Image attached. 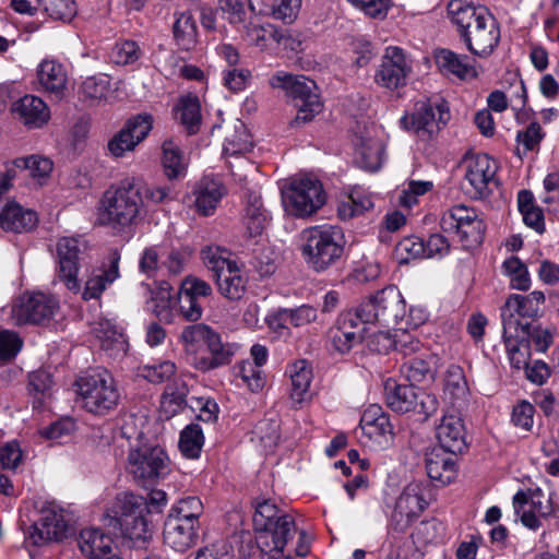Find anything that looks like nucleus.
<instances>
[{"label": "nucleus", "mask_w": 559, "mask_h": 559, "mask_svg": "<svg viewBox=\"0 0 559 559\" xmlns=\"http://www.w3.org/2000/svg\"><path fill=\"white\" fill-rule=\"evenodd\" d=\"M433 359L430 356H417L406 359L401 373L412 383H424L435 377Z\"/></svg>", "instance_id": "de8ad7c7"}, {"label": "nucleus", "mask_w": 559, "mask_h": 559, "mask_svg": "<svg viewBox=\"0 0 559 559\" xmlns=\"http://www.w3.org/2000/svg\"><path fill=\"white\" fill-rule=\"evenodd\" d=\"M301 248L306 263L316 272H323L334 265L343 255L345 236L337 226H314L302 233Z\"/></svg>", "instance_id": "7ed1b4c3"}, {"label": "nucleus", "mask_w": 559, "mask_h": 559, "mask_svg": "<svg viewBox=\"0 0 559 559\" xmlns=\"http://www.w3.org/2000/svg\"><path fill=\"white\" fill-rule=\"evenodd\" d=\"M174 515H170V520H179L182 522H189L194 525L199 516L202 514L203 504L198 497H187L180 499L173 509Z\"/></svg>", "instance_id": "680f3d73"}, {"label": "nucleus", "mask_w": 559, "mask_h": 559, "mask_svg": "<svg viewBox=\"0 0 559 559\" xmlns=\"http://www.w3.org/2000/svg\"><path fill=\"white\" fill-rule=\"evenodd\" d=\"M504 274L510 278V286L518 290H527L531 286V277L527 266L518 258L510 257L502 263Z\"/></svg>", "instance_id": "6e6d98bb"}, {"label": "nucleus", "mask_w": 559, "mask_h": 559, "mask_svg": "<svg viewBox=\"0 0 559 559\" xmlns=\"http://www.w3.org/2000/svg\"><path fill=\"white\" fill-rule=\"evenodd\" d=\"M11 111L15 119L28 129L44 127L50 119L47 104L34 95H25L12 104Z\"/></svg>", "instance_id": "393cba45"}, {"label": "nucleus", "mask_w": 559, "mask_h": 559, "mask_svg": "<svg viewBox=\"0 0 559 559\" xmlns=\"http://www.w3.org/2000/svg\"><path fill=\"white\" fill-rule=\"evenodd\" d=\"M450 120L445 102L423 99L415 103L413 111L401 118L402 127L423 138H431Z\"/></svg>", "instance_id": "9b49d317"}, {"label": "nucleus", "mask_w": 559, "mask_h": 559, "mask_svg": "<svg viewBox=\"0 0 559 559\" xmlns=\"http://www.w3.org/2000/svg\"><path fill=\"white\" fill-rule=\"evenodd\" d=\"M463 166L465 169L464 178L469 186L466 188V193H468L471 198H486L492 191V187L497 186V164L489 155H466L463 160Z\"/></svg>", "instance_id": "2eb2a0df"}, {"label": "nucleus", "mask_w": 559, "mask_h": 559, "mask_svg": "<svg viewBox=\"0 0 559 559\" xmlns=\"http://www.w3.org/2000/svg\"><path fill=\"white\" fill-rule=\"evenodd\" d=\"M441 229L459 236L465 248H473L483 242L485 224L474 209L454 205L442 215Z\"/></svg>", "instance_id": "4468645a"}, {"label": "nucleus", "mask_w": 559, "mask_h": 559, "mask_svg": "<svg viewBox=\"0 0 559 559\" xmlns=\"http://www.w3.org/2000/svg\"><path fill=\"white\" fill-rule=\"evenodd\" d=\"M289 514L278 510L277 507L270 500L257 501L255 513L253 515V524L255 531L261 527H266L276 522L281 516H288Z\"/></svg>", "instance_id": "774afa93"}, {"label": "nucleus", "mask_w": 559, "mask_h": 559, "mask_svg": "<svg viewBox=\"0 0 559 559\" xmlns=\"http://www.w3.org/2000/svg\"><path fill=\"white\" fill-rule=\"evenodd\" d=\"M152 117L150 115H138L130 119L108 143V150L115 157H121L126 152L143 141L152 129Z\"/></svg>", "instance_id": "4be33fe9"}, {"label": "nucleus", "mask_w": 559, "mask_h": 559, "mask_svg": "<svg viewBox=\"0 0 559 559\" xmlns=\"http://www.w3.org/2000/svg\"><path fill=\"white\" fill-rule=\"evenodd\" d=\"M293 516H281L276 522L257 530L255 542L260 549L259 559H292L289 542L297 535Z\"/></svg>", "instance_id": "f8f14e48"}, {"label": "nucleus", "mask_w": 559, "mask_h": 559, "mask_svg": "<svg viewBox=\"0 0 559 559\" xmlns=\"http://www.w3.org/2000/svg\"><path fill=\"white\" fill-rule=\"evenodd\" d=\"M78 544L88 559H122L115 550L111 537L99 530H82Z\"/></svg>", "instance_id": "bb28decb"}, {"label": "nucleus", "mask_w": 559, "mask_h": 559, "mask_svg": "<svg viewBox=\"0 0 559 559\" xmlns=\"http://www.w3.org/2000/svg\"><path fill=\"white\" fill-rule=\"evenodd\" d=\"M173 295L170 287H160L157 289L150 302V310L155 317L165 323H171L174 320Z\"/></svg>", "instance_id": "13d9d810"}, {"label": "nucleus", "mask_w": 559, "mask_h": 559, "mask_svg": "<svg viewBox=\"0 0 559 559\" xmlns=\"http://www.w3.org/2000/svg\"><path fill=\"white\" fill-rule=\"evenodd\" d=\"M324 202L325 194L321 182L307 176L293 179L289 187L283 192L286 211L298 217L313 214Z\"/></svg>", "instance_id": "1a4fd4ad"}, {"label": "nucleus", "mask_w": 559, "mask_h": 559, "mask_svg": "<svg viewBox=\"0 0 559 559\" xmlns=\"http://www.w3.org/2000/svg\"><path fill=\"white\" fill-rule=\"evenodd\" d=\"M204 438L199 425H189L180 433L179 448L188 459L200 455Z\"/></svg>", "instance_id": "bf43d9fd"}, {"label": "nucleus", "mask_w": 559, "mask_h": 559, "mask_svg": "<svg viewBox=\"0 0 559 559\" xmlns=\"http://www.w3.org/2000/svg\"><path fill=\"white\" fill-rule=\"evenodd\" d=\"M554 501L551 497H546L540 488L528 490V492L519 491L513 497V508L516 514L523 507L528 506L534 509L539 516L546 518L551 513Z\"/></svg>", "instance_id": "a18cd8bd"}, {"label": "nucleus", "mask_w": 559, "mask_h": 559, "mask_svg": "<svg viewBox=\"0 0 559 559\" xmlns=\"http://www.w3.org/2000/svg\"><path fill=\"white\" fill-rule=\"evenodd\" d=\"M251 148L252 141L249 131L242 121L236 120L225 136L224 155L226 157H239L250 152Z\"/></svg>", "instance_id": "79ce46f5"}, {"label": "nucleus", "mask_w": 559, "mask_h": 559, "mask_svg": "<svg viewBox=\"0 0 559 559\" xmlns=\"http://www.w3.org/2000/svg\"><path fill=\"white\" fill-rule=\"evenodd\" d=\"M247 34L253 41V44L260 48L267 47L270 41H274L277 45H283L284 47H287L288 43L292 40V38L288 35H286L285 33L277 29L271 24L262 26L252 25L248 27Z\"/></svg>", "instance_id": "5fc2aeb1"}, {"label": "nucleus", "mask_w": 559, "mask_h": 559, "mask_svg": "<svg viewBox=\"0 0 559 559\" xmlns=\"http://www.w3.org/2000/svg\"><path fill=\"white\" fill-rule=\"evenodd\" d=\"M219 293L229 300H239L245 292L247 280L237 263L214 276Z\"/></svg>", "instance_id": "a19ab883"}, {"label": "nucleus", "mask_w": 559, "mask_h": 559, "mask_svg": "<svg viewBox=\"0 0 559 559\" xmlns=\"http://www.w3.org/2000/svg\"><path fill=\"white\" fill-rule=\"evenodd\" d=\"M503 328V342L508 357L520 352L521 348H527V332L524 328L515 326L514 323L509 321L507 324H502Z\"/></svg>", "instance_id": "e2e57ef3"}, {"label": "nucleus", "mask_w": 559, "mask_h": 559, "mask_svg": "<svg viewBox=\"0 0 559 559\" xmlns=\"http://www.w3.org/2000/svg\"><path fill=\"white\" fill-rule=\"evenodd\" d=\"M133 183L134 188L139 190L140 199L144 200V205L146 203L159 204L173 200V190L169 186L147 185L134 177Z\"/></svg>", "instance_id": "052dcab7"}, {"label": "nucleus", "mask_w": 559, "mask_h": 559, "mask_svg": "<svg viewBox=\"0 0 559 559\" xmlns=\"http://www.w3.org/2000/svg\"><path fill=\"white\" fill-rule=\"evenodd\" d=\"M37 76L43 88L60 97L67 86V72L56 60H43L38 66Z\"/></svg>", "instance_id": "58836bf2"}, {"label": "nucleus", "mask_w": 559, "mask_h": 559, "mask_svg": "<svg viewBox=\"0 0 559 559\" xmlns=\"http://www.w3.org/2000/svg\"><path fill=\"white\" fill-rule=\"evenodd\" d=\"M59 300L44 293H24L17 297L10 311V320L14 325L45 324L59 310Z\"/></svg>", "instance_id": "9d476101"}, {"label": "nucleus", "mask_w": 559, "mask_h": 559, "mask_svg": "<svg viewBox=\"0 0 559 559\" xmlns=\"http://www.w3.org/2000/svg\"><path fill=\"white\" fill-rule=\"evenodd\" d=\"M252 435L264 451H272L280 439V423L276 418L263 419L255 425Z\"/></svg>", "instance_id": "4d7b16f0"}, {"label": "nucleus", "mask_w": 559, "mask_h": 559, "mask_svg": "<svg viewBox=\"0 0 559 559\" xmlns=\"http://www.w3.org/2000/svg\"><path fill=\"white\" fill-rule=\"evenodd\" d=\"M142 50L139 44L131 39L116 43L111 50V59L117 64H131L140 59Z\"/></svg>", "instance_id": "69168bd1"}, {"label": "nucleus", "mask_w": 559, "mask_h": 559, "mask_svg": "<svg viewBox=\"0 0 559 559\" xmlns=\"http://www.w3.org/2000/svg\"><path fill=\"white\" fill-rule=\"evenodd\" d=\"M37 2L55 20L70 21L76 14L74 0H37Z\"/></svg>", "instance_id": "338daca9"}, {"label": "nucleus", "mask_w": 559, "mask_h": 559, "mask_svg": "<svg viewBox=\"0 0 559 559\" xmlns=\"http://www.w3.org/2000/svg\"><path fill=\"white\" fill-rule=\"evenodd\" d=\"M206 347L211 354V358L200 361V368L203 370L214 369L229 364L236 352V346L234 344L223 343L221 335L216 332H214L209 340Z\"/></svg>", "instance_id": "49530a36"}, {"label": "nucleus", "mask_w": 559, "mask_h": 559, "mask_svg": "<svg viewBox=\"0 0 559 559\" xmlns=\"http://www.w3.org/2000/svg\"><path fill=\"white\" fill-rule=\"evenodd\" d=\"M426 489L417 483L408 484L396 500L392 514V528L404 533L411 523L426 509L428 502L425 496Z\"/></svg>", "instance_id": "a211bd4d"}, {"label": "nucleus", "mask_w": 559, "mask_h": 559, "mask_svg": "<svg viewBox=\"0 0 559 559\" xmlns=\"http://www.w3.org/2000/svg\"><path fill=\"white\" fill-rule=\"evenodd\" d=\"M376 340L381 348L380 352H389L395 349L404 356L417 353L421 348L420 341L409 333L406 329L394 330L393 333L380 331L376 335Z\"/></svg>", "instance_id": "72a5a7b5"}, {"label": "nucleus", "mask_w": 559, "mask_h": 559, "mask_svg": "<svg viewBox=\"0 0 559 559\" xmlns=\"http://www.w3.org/2000/svg\"><path fill=\"white\" fill-rule=\"evenodd\" d=\"M436 63L444 74H452L459 79L478 76V71L469 57L457 55L450 49L438 50Z\"/></svg>", "instance_id": "2f4dec72"}, {"label": "nucleus", "mask_w": 559, "mask_h": 559, "mask_svg": "<svg viewBox=\"0 0 559 559\" xmlns=\"http://www.w3.org/2000/svg\"><path fill=\"white\" fill-rule=\"evenodd\" d=\"M277 316L281 321L298 328L316 321L318 313L312 306L302 305L295 309H280Z\"/></svg>", "instance_id": "0e129e2a"}, {"label": "nucleus", "mask_w": 559, "mask_h": 559, "mask_svg": "<svg viewBox=\"0 0 559 559\" xmlns=\"http://www.w3.org/2000/svg\"><path fill=\"white\" fill-rule=\"evenodd\" d=\"M189 388L185 380L176 379L167 384L160 399V414L169 419L187 406Z\"/></svg>", "instance_id": "ea45409f"}, {"label": "nucleus", "mask_w": 559, "mask_h": 559, "mask_svg": "<svg viewBox=\"0 0 559 559\" xmlns=\"http://www.w3.org/2000/svg\"><path fill=\"white\" fill-rule=\"evenodd\" d=\"M386 405L396 413L414 412L425 417L435 414L439 401L435 394L416 389L413 384H399L389 379L384 384Z\"/></svg>", "instance_id": "6e6552de"}, {"label": "nucleus", "mask_w": 559, "mask_h": 559, "mask_svg": "<svg viewBox=\"0 0 559 559\" xmlns=\"http://www.w3.org/2000/svg\"><path fill=\"white\" fill-rule=\"evenodd\" d=\"M354 132V144L361 157L362 167L371 171L379 169L383 162L384 146L378 138L377 128L357 122Z\"/></svg>", "instance_id": "412c9836"}, {"label": "nucleus", "mask_w": 559, "mask_h": 559, "mask_svg": "<svg viewBox=\"0 0 559 559\" xmlns=\"http://www.w3.org/2000/svg\"><path fill=\"white\" fill-rule=\"evenodd\" d=\"M176 117L190 134L195 133L201 122L199 99L194 96L182 97L177 107Z\"/></svg>", "instance_id": "864d4df0"}, {"label": "nucleus", "mask_w": 559, "mask_h": 559, "mask_svg": "<svg viewBox=\"0 0 559 559\" xmlns=\"http://www.w3.org/2000/svg\"><path fill=\"white\" fill-rule=\"evenodd\" d=\"M270 223V214L264 207L260 193L248 190L245 195L242 224L250 237L263 234Z\"/></svg>", "instance_id": "cd10ccee"}, {"label": "nucleus", "mask_w": 559, "mask_h": 559, "mask_svg": "<svg viewBox=\"0 0 559 559\" xmlns=\"http://www.w3.org/2000/svg\"><path fill=\"white\" fill-rule=\"evenodd\" d=\"M214 332L215 331L206 324H191L182 329L179 340L187 353L195 354L203 344H207Z\"/></svg>", "instance_id": "3c124183"}, {"label": "nucleus", "mask_w": 559, "mask_h": 559, "mask_svg": "<svg viewBox=\"0 0 559 559\" xmlns=\"http://www.w3.org/2000/svg\"><path fill=\"white\" fill-rule=\"evenodd\" d=\"M425 465L428 477L436 485L450 484L456 476L455 462L452 453L445 449L436 447L425 454Z\"/></svg>", "instance_id": "a878e982"}, {"label": "nucleus", "mask_w": 559, "mask_h": 559, "mask_svg": "<svg viewBox=\"0 0 559 559\" xmlns=\"http://www.w3.org/2000/svg\"><path fill=\"white\" fill-rule=\"evenodd\" d=\"M465 427L457 415H445L437 427V439L440 448L452 454L462 452L466 448Z\"/></svg>", "instance_id": "c85d7f7f"}, {"label": "nucleus", "mask_w": 559, "mask_h": 559, "mask_svg": "<svg viewBox=\"0 0 559 559\" xmlns=\"http://www.w3.org/2000/svg\"><path fill=\"white\" fill-rule=\"evenodd\" d=\"M366 322L360 320L357 308L342 312L335 325L330 330L333 349L341 354L348 353L364 338Z\"/></svg>", "instance_id": "aec40b11"}, {"label": "nucleus", "mask_w": 559, "mask_h": 559, "mask_svg": "<svg viewBox=\"0 0 559 559\" xmlns=\"http://www.w3.org/2000/svg\"><path fill=\"white\" fill-rule=\"evenodd\" d=\"M444 393L453 401H463L468 396L469 390L463 369L451 365L444 376Z\"/></svg>", "instance_id": "603ef678"}, {"label": "nucleus", "mask_w": 559, "mask_h": 559, "mask_svg": "<svg viewBox=\"0 0 559 559\" xmlns=\"http://www.w3.org/2000/svg\"><path fill=\"white\" fill-rule=\"evenodd\" d=\"M70 527L63 511L51 503L41 509L38 523L29 527L26 540L34 546H44L51 542H60L68 537Z\"/></svg>", "instance_id": "f3484780"}, {"label": "nucleus", "mask_w": 559, "mask_h": 559, "mask_svg": "<svg viewBox=\"0 0 559 559\" xmlns=\"http://www.w3.org/2000/svg\"><path fill=\"white\" fill-rule=\"evenodd\" d=\"M94 333L100 342V347L111 357L127 353L128 342L122 332L109 320H100L94 328Z\"/></svg>", "instance_id": "4c0bfd02"}, {"label": "nucleus", "mask_w": 559, "mask_h": 559, "mask_svg": "<svg viewBox=\"0 0 559 559\" xmlns=\"http://www.w3.org/2000/svg\"><path fill=\"white\" fill-rule=\"evenodd\" d=\"M127 469L136 481L145 484L164 477L168 471V459L159 447L146 443L131 444Z\"/></svg>", "instance_id": "ddd939ff"}, {"label": "nucleus", "mask_w": 559, "mask_h": 559, "mask_svg": "<svg viewBox=\"0 0 559 559\" xmlns=\"http://www.w3.org/2000/svg\"><path fill=\"white\" fill-rule=\"evenodd\" d=\"M82 248H85V241L81 237H61L56 243V276L73 293L81 292L79 272Z\"/></svg>", "instance_id": "dca6fc26"}, {"label": "nucleus", "mask_w": 559, "mask_h": 559, "mask_svg": "<svg viewBox=\"0 0 559 559\" xmlns=\"http://www.w3.org/2000/svg\"><path fill=\"white\" fill-rule=\"evenodd\" d=\"M82 99L90 105L109 103L115 98L111 81L107 74H98L86 78L79 90Z\"/></svg>", "instance_id": "c9c22d12"}, {"label": "nucleus", "mask_w": 559, "mask_h": 559, "mask_svg": "<svg viewBox=\"0 0 559 559\" xmlns=\"http://www.w3.org/2000/svg\"><path fill=\"white\" fill-rule=\"evenodd\" d=\"M448 14L473 55L486 58L492 53L500 40V28L486 8L475 7L464 0H451Z\"/></svg>", "instance_id": "f257e3e1"}, {"label": "nucleus", "mask_w": 559, "mask_h": 559, "mask_svg": "<svg viewBox=\"0 0 559 559\" xmlns=\"http://www.w3.org/2000/svg\"><path fill=\"white\" fill-rule=\"evenodd\" d=\"M292 380L290 397L294 403L302 404L311 397L310 384L313 378L312 368L309 361L299 359L288 368Z\"/></svg>", "instance_id": "f704fd0d"}, {"label": "nucleus", "mask_w": 559, "mask_h": 559, "mask_svg": "<svg viewBox=\"0 0 559 559\" xmlns=\"http://www.w3.org/2000/svg\"><path fill=\"white\" fill-rule=\"evenodd\" d=\"M193 193L197 212L209 216L215 212L222 198L226 194V188L218 179L203 177L195 186Z\"/></svg>", "instance_id": "c756f323"}, {"label": "nucleus", "mask_w": 559, "mask_h": 559, "mask_svg": "<svg viewBox=\"0 0 559 559\" xmlns=\"http://www.w3.org/2000/svg\"><path fill=\"white\" fill-rule=\"evenodd\" d=\"M174 38L182 50H191L198 43L197 23L193 15L186 11L176 15L173 27Z\"/></svg>", "instance_id": "c03bdc74"}, {"label": "nucleus", "mask_w": 559, "mask_h": 559, "mask_svg": "<svg viewBox=\"0 0 559 559\" xmlns=\"http://www.w3.org/2000/svg\"><path fill=\"white\" fill-rule=\"evenodd\" d=\"M412 72V64L406 59L404 51L395 46L385 49L381 63L376 71L374 81L378 85L388 90H396L406 85Z\"/></svg>", "instance_id": "6ab92c4d"}, {"label": "nucleus", "mask_w": 559, "mask_h": 559, "mask_svg": "<svg viewBox=\"0 0 559 559\" xmlns=\"http://www.w3.org/2000/svg\"><path fill=\"white\" fill-rule=\"evenodd\" d=\"M37 224L36 213L16 203H9L0 211V226L8 231L22 233Z\"/></svg>", "instance_id": "e433bc0d"}, {"label": "nucleus", "mask_w": 559, "mask_h": 559, "mask_svg": "<svg viewBox=\"0 0 559 559\" xmlns=\"http://www.w3.org/2000/svg\"><path fill=\"white\" fill-rule=\"evenodd\" d=\"M356 308L362 322L385 329L396 326L406 316V302L396 286H388L377 292Z\"/></svg>", "instance_id": "423d86ee"}, {"label": "nucleus", "mask_w": 559, "mask_h": 559, "mask_svg": "<svg viewBox=\"0 0 559 559\" xmlns=\"http://www.w3.org/2000/svg\"><path fill=\"white\" fill-rule=\"evenodd\" d=\"M144 200L134 188L133 177L124 178L115 189L107 190L99 202L98 222L112 227H128L141 216Z\"/></svg>", "instance_id": "f03ea898"}, {"label": "nucleus", "mask_w": 559, "mask_h": 559, "mask_svg": "<svg viewBox=\"0 0 559 559\" xmlns=\"http://www.w3.org/2000/svg\"><path fill=\"white\" fill-rule=\"evenodd\" d=\"M203 264L213 272V276L222 273L226 269L236 263L231 259V253L217 245H207L201 249L200 252Z\"/></svg>", "instance_id": "8fccbe9b"}, {"label": "nucleus", "mask_w": 559, "mask_h": 559, "mask_svg": "<svg viewBox=\"0 0 559 559\" xmlns=\"http://www.w3.org/2000/svg\"><path fill=\"white\" fill-rule=\"evenodd\" d=\"M197 542L194 525L189 522L168 519L164 527V543L175 551L185 552Z\"/></svg>", "instance_id": "7c9ffc66"}, {"label": "nucleus", "mask_w": 559, "mask_h": 559, "mask_svg": "<svg viewBox=\"0 0 559 559\" xmlns=\"http://www.w3.org/2000/svg\"><path fill=\"white\" fill-rule=\"evenodd\" d=\"M359 425L362 433L379 447H388L393 440L389 415L378 404H371L364 411Z\"/></svg>", "instance_id": "5701e85b"}, {"label": "nucleus", "mask_w": 559, "mask_h": 559, "mask_svg": "<svg viewBox=\"0 0 559 559\" xmlns=\"http://www.w3.org/2000/svg\"><path fill=\"white\" fill-rule=\"evenodd\" d=\"M273 88H281L289 97L297 109L296 118L292 126L309 122L322 111V103L318 94V87L313 80L304 75H293L283 71L270 79Z\"/></svg>", "instance_id": "20e7f679"}, {"label": "nucleus", "mask_w": 559, "mask_h": 559, "mask_svg": "<svg viewBox=\"0 0 559 559\" xmlns=\"http://www.w3.org/2000/svg\"><path fill=\"white\" fill-rule=\"evenodd\" d=\"M117 521L122 537L132 547H144L152 537V530L145 516L144 498L132 492H122L117 497Z\"/></svg>", "instance_id": "0eeeda50"}, {"label": "nucleus", "mask_w": 559, "mask_h": 559, "mask_svg": "<svg viewBox=\"0 0 559 559\" xmlns=\"http://www.w3.org/2000/svg\"><path fill=\"white\" fill-rule=\"evenodd\" d=\"M75 385L82 406L95 415L107 414L120 400L117 383L107 370H96L81 377Z\"/></svg>", "instance_id": "39448f33"}, {"label": "nucleus", "mask_w": 559, "mask_h": 559, "mask_svg": "<svg viewBox=\"0 0 559 559\" xmlns=\"http://www.w3.org/2000/svg\"><path fill=\"white\" fill-rule=\"evenodd\" d=\"M538 311L533 302L526 301V297L511 295L501 308L502 324L512 321L515 326L527 329V324L531 323L528 319L537 316Z\"/></svg>", "instance_id": "473e14b6"}, {"label": "nucleus", "mask_w": 559, "mask_h": 559, "mask_svg": "<svg viewBox=\"0 0 559 559\" xmlns=\"http://www.w3.org/2000/svg\"><path fill=\"white\" fill-rule=\"evenodd\" d=\"M120 254L117 250L109 252L102 266L92 271L82 292L84 300L100 298L104 290L120 277Z\"/></svg>", "instance_id": "b1692460"}, {"label": "nucleus", "mask_w": 559, "mask_h": 559, "mask_svg": "<svg viewBox=\"0 0 559 559\" xmlns=\"http://www.w3.org/2000/svg\"><path fill=\"white\" fill-rule=\"evenodd\" d=\"M373 207L370 194L361 188H354L352 192L340 201L337 214L341 219L348 221Z\"/></svg>", "instance_id": "37998d69"}, {"label": "nucleus", "mask_w": 559, "mask_h": 559, "mask_svg": "<svg viewBox=\"0 0 559 559\" xmlns=\"http://www.w3.org/2000/svg\"><path fill=\"white\" fill-rule=\"evenodd\" d=\"M163 165L169 179H177L185 175L186 159L179 145L171 139L163 143Z\"/></svg>", "instance_id": "09e8293b"}]
</instances>
